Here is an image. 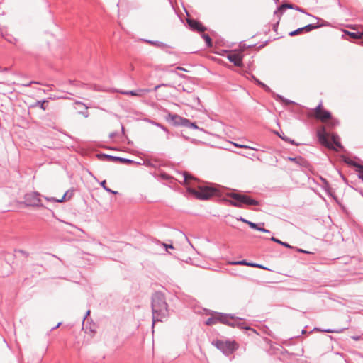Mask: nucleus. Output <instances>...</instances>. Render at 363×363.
<instances>
[{
  "label": "nucleus",
  "instance_id": "43",
  "mask_svg": "<svg viewBox=\"0 0 363 363\" xmlns=\"http://www.w3.org/2000/svg\"><path fill=\"white\" fill-rule=\"evenodd\" d=\"M177 69H179V70H184V71L185 70L184 68L180 67H177Z\"/></svg>",
  "mask_w": 363,
  "mask_h": 363
},
{
  "label": "nucleus",
  "instance_id": "4",
  "mask_svg": "<svg viewBox=\"0 0 363 363\" xmlns=\"http://www.w3.org/2000/svg\"><path fill=\"white\" fill-rule=\"evenodd\" d=\"M187 191L199 199H208L211 196L218 195V189L216 187L206 185L198 186L196 188L186 187Z\"/></svg>",
  "mask_w": 363,
  "mask_h": 363
},
{
  "label": "nucleus",
  "instance_id": "19",
  "mask_svg": "<svg viewBox=\"0 0 363 363\" xmlns=\"http://www.w3.org/2000/svg\"><path fill=\"white\" fill-rule=\"evenodd\" d=\"M235 147H240V148H244V149H250V150H255V151H258L259 149L256 148V147H251V146H249V145H242V144H239V143H231Z\"/></svg>",
  "mask_w": 363,
  "mask_h": 363
},
{
  "label": "nucleus",
  "instance_id": "30",
  "mask_svg": "<svg viewBox=\"0 0 363 363\" xmlns=\"http://www.w3.org/2000/svg\"><path fill=\"white\" fill-rule=\"evenodd\" d=\"M155 125H156L157 126L160 127V128H162V129L163 130H164L165 132L168 133L167 129L164 126H163V125H162L161 124L157 123H155Z\"/></svg>",
  "mask_w": 363,
  "mask_h": 363
},
{
  "label": "nucleus",
  "instance_id": "3",
  "mask_svg": "<svg viewBox=\"0 0 363 363\" xmlns=\"http://www.w3.org/2000/svg\"><path fill=\"white\" fill-rule=\"evenodd\" d=\"M22 206L33 208L43 207L40 194L38 192L31 191L25 194L23 202L13 201V203L7 208V211H15Z\"/></svg>",
  "mask_w": 363,
  "mask_h": 363
},
{
  "label": "nucleus",
  "instance_id": "5",
  "mask_svg": "<svg viewBox=\"0 0 363 363\" xmlns=\"http://www.w3.org/2000/svg\"><path fill=\"white\" fill-rule=\"evenodd\" d=\"M228 196L235 200L229 201V203L230 205L235 207L241 208L242 203L247 205H257L259 203L257 201L254 200L246 195L230 193Z\"/></svg>",
  "mask_w": 363,
  "mask_h": 363
},
{
  "label": "nucleus",
  "instance_id": "1",
  "mask_svg": "<svg viewBox=\"0 0 363 363\" xmlns=\"http://www.w3.org/2000/svg\"><path fill=\"white\" fill-rule=\"evenodd\" d=\"M73 195V189H68L62 183H55L50 186L44 199L49 202L63 203L69 201Z\"/></svg>",
  "mask_w": 363,
  "mask_h": 363
},
{
  "label": "nucleus",
  "instance_id": "27",
  "mask_svg": "<svg viewBox=\"0 0 363 363\" xmlns=\"http://www.w3.org/2000/svg\"><path fill=\"white\" fill-rule=\"evenodd\" d=\"M147 43L150 45H155L157 47H162L164 45L163 43L159 41L147 40Z\"/></svg>",
  "mask_w": 363,
  "mask_h": 363
},
{
  "label": "nucleus",
  "instance_id": "40",
  "mask_svg": "<svg viewBox=\"0 0 363 363\" xmlns=\"http://www.w3.org/2000/svg\"><path fill=\"white\" fill-rule=\"evenodd\" d=\"M162 85H157L155 87V90H157Z\"/></svg>",
  "mask_w": 363,
  "mask_h": 363
},
{
  "label": "nucleus",
  "instance_id": "35",
  "mask_svg": "<svg viewBox=\"0 0 363 363\" xmlns=\"http://www.w3.org/2000/svg\"><path fill=\"white\" fill-rule=\"evenodd\" d=\"M90 333L91 334H94L96 333V327H94V328H90Z\"/></svg>",
  "mask_w": 363,
  "mask_h": 363
},
{
  "label": "nucleus",
  "instance_id": "17",
  "mask_svg": "<svg viewBox=\"0 0 363 363\" xmlns=\"http://www.w3.org/2000/svg\"><path fill=\"white\" fill-rule=\"evenodd\" d=\"M107 184L108 183H100V185L107 191L111 192L113 194H118V188H110L109 186H108Z\"/></svg>",
  "mask_w": 363,
  "mask_h": 363
},
{
  "label": "nucleus",
  "instance_id": "45",
  "mask_svg": "<svg viewBox=\"0 0 363 363\" xmlns=\"http://www.w3.org/2000/svg\"><path fill=\"white\" fill-rule=\"evenodd\" d=\"M89 313H90V311H87V313H86V315H89Z\"/></svg>",
  "mask_w": 363,
  "mask_h": 363
},
{
  "label": "nucleus",
  "instance_id": "11",
  "mask_svg": "<svg viewBox=\"0 0 363 363\" xmlns=\"http://www.w3.org/2000/svg\"><path fill=\"white\" fill-rule=\"evenodd\" d=\"M150 89H140L137 90L122 91L121 94L124 95H131L133 96H143L146 94L149 93Z\"/></svg>",
  "mask_w": 363,
  "mask_h": 363
},
{
  "label": "nucleus",
  "instance_id": "34",
  "mask_svg": "<svg viewBox=\"0 0 363 363\" xmlns=\"http://www.w3.org/2000/svg\"><path fill=\"white\" fill-rule=\"evenodd\" d=\"M38 84V82H36L32 81V82H29L28 84H23V86H30V84Z\"/></svg>",
  "mask_w": 363,
  "mask_h": 363
},
{
  "label": "nucleus",
  "instance_id": "9",
  "mask_svg": "<svg viewBox=\"0 0 363 363\" xmlns=\"http://www.w3.org/2000/svg\"><path fill=\"white\" fill-rule=\"evenodd\" d=\"M227 58L237 67L242 66L243 55L241 52H230L227 55Z\"/></svg>",
  "mask_w": 363,
  "mask_h": 363
},
{
  "label": "nucleus",
  "instance_id": "46",
  "mask_svg": "<svg viewBox=\"0 0 363 363\" xmlns=\"http://www.w3.org/2000/svg\"><path fill=\"white\" fill-rule=\"evenodd\" d=\"M361 33V36L362 37L363 36V30H362V32H360Z\"/></svg>",
  "mask_w": 363,
  "mask_h": 363
},
{
  "label": "nucleus",
  "instance_id": "39",
  "mask_svg": "<svg viewBox=\"0 0 363 363\" xmlns=\"http://www.w3.org/2000/svg\"><path fill=\"white\" fill-rule=\"evenodd\" d=\"M191 127L195 129L198 128V126L195 123H191Z\"/></svg>",
  "mask_w": 363,
  "mask_h": 363
},
{
  "label": "nucleus",
  "instance_id": "26",
  "mask_svg": "<svg viewBox=\"0 0 363 363\" xmlns=\"http://www.w3.org/2000/svg\"><path fill=\"white\" fill-rule=\"evenodd\" d=\"M202 37L205 40L207 45L211 46V38H210V36L208 35L203 34Z\"/></svg>",
  "mask_w": 363,
  "mask_h": 363
},
{
  "label": "nucleus",
  "instance_id": "42",
  "mask_svg": "<svg viewBox=\"0 0 363 363\" xmlns=\"http://www.w3.org/2000/svg\"><path fill=\"white\" fill-rule=\"evenodd\" d=\"M60 325H61V323H58L57 324V325H56L55 327H54L53 328H58Z\"/></svg>",
  "mask_w": 363,
  "mask_h": 363
},
{
  "label": "nucleus",
  "instance_id": "12",
  "mask_svg": "<svg viewBox=\"0 0 363 363\" xmlns=\"http://www.w3.org/2000/svg\"><path fill=\"white\" fill-rule=\"evenodd\" d=\"M225 318L222 316V315H216V316H214V317H211V318H209L206 322V324L207 325H214V324H216L218 322H220V323H225Z\"/></svg>",
  "mask_w": 363,
  "mask_h": 363
},
{
  "label": "nucleus",
  "instance_id": "28",
  "mask_svg": "<svg viewBox=\"0 0 363 363\" xmlns=\"http://www.w3.org/2000/svg\"><path fill=\"white\" fill-rule=\"evenodd\" d=\"M272 240H273V241H274V242H276L277 243H279V244H281V245H284V246H285L286 247H289V248L291 247V246H290L288 243L283 242L280 241L279 240L276 239L274 237L272 238Z\"/></svg>",
  "mask_w": 363,
  "mask_h": 363
},
{
  "label": "nucleus",
  "instance_id": "31",
  "mask_svg": "<svg viewBox=\"0 0 363 363\" xmlns=\"http://www.w3.org/2000/svg\"><path fill=\"white\" fill-rule=\"evenodd\" d=\"M162 245L167 250V249H173L174 247L172 245H167L166 243H163Z\"/></svg>",
  "mask_w": 363,
  "mask_h": 363
},
{
  "label": "nucleus",
  "instance_id": "44",
  "mask_svg": "<svg viewBox=\"0 0 363 363\" xmlns=\"http://www.w3.org/2000/svg\"><path fill=\"white\" fill-rule=\"evenodd\" d=\"M327 332L328 333H333V330H328Z\"/></svg>",
  "mask_w": 363,
  "mask_h": 363
},
{
  "label": "nucleus",
  "instance_id": "25",
  "mask_svg": "<svg viewBox=\"0 0 363 363\" xmlns=\"http://www.w3.org/2000/svg\"><path fill=\"white\" fill-rule=\"evenodd\" d=\"M182 177L184 179V182H187L188 180H190V179H194L193 176H191L190 174H189L187 172H184L182 174Z\"/></svg>",
  "mask_w": 363,
  "mask_h": 363
},
{
  "label": "nucleus",
  "instance_id": "23",
  "mask_svg": "<svg viewBox=\"0 0 363 363\" xmlns=\"http://www.w3.org/2000/svg\"><path fill=\"white\" fill-rule=\"evenodd\" d=\"M317 28H318V26H315L313 24H308V25H306V26L303 27V31L306 33L310 32Z\"/></svg>",
  "mask_w": 363,
  "mask_h": 363
},
{
  "label": "nucleus",
  "instance_id": "13",
  "mask_svg": "<svg viewBox=\"0 0 363 363\" xmlns=\"http://www.w3.org/2000/svg\"><path fill=\"white\" fill-rule=\"evenodd\" d=\"M345 162L350 165H353L357 167V171L359 172V178L363 181V166L357 164L355 162L351 160H346Z\"/></svg>",
  "mask_w": 363,
  "mask_h": 363
},
{
  "label": "nucleus",
  "instance_id": "8",
  "mask_svg": "<svg viewBox=\"0 0 363 363\" xmlns=\"http://www.w3.org/2000/svg\"><path fill=\"white\" fill-rule=\"evenodd\" d=\"M317 136L319 142L323 145L324 146L330 148L335 149L333 144L329 142L328 139V133L326 132L325 128L324 126L320 127L317 131Z\"/></svg>",
  "mask_w": 363,
  "mask_h": 363
},
{
  "label": "nucleus",
  "instance_id": "10",
  "mask_svg": "<svg viewBox=\"0 0 363 363\" xmlns=\"http://www.w3.org/2000/svg\"><path fill=\"white\" fill-rule=\"evenodd\" d=\"M187 23L192 30L198 31L199 33L204 32L206 28L199 21L194 19H187Z\"/></svg>",
  "mask_w": 363,
  "mask_h": 363
},
{
  "label": "nucleus",
  "instance_id": "14",
  "mask_svg": "<svg viewBox=\"0 0 363 363\" xmlns=\"http://www.w3.org/2000/svg\"><path fill=\"white\" fill-rule=\"evenodd\" d=\"M239 220L245 223H247L251 228H253V229H255V230H257L259 231H262V232H269L267 230L264 229V228H259L257 226V225L256 223H254L252 222H250L249 220H247L245 218H240L238 219Z\"/></svg>",
  "mask_w": 363,
  "mask_h": 363
},
{
  "label": "nucleus",
  "instance_id": "20",
  "mask_svg": "<svg viewBox=\"0 0 363 363\" xmlns=\"http://www.w3.org/2000/svg\"><path fill=\"white\" fill-rule=\"evenodd\" d=\"M331 138H332V140H333V145H335L338 148H341L342 146H341V144L339 141L340 138L338 137V135H335V134H333L332 136H331Z\"/></svg>",
  "mask_w": 363,
  "mask_h": 363
},
{
  "label": "nucleus",
  "instance_id": "32",
  "mask_svg": "<svg viewBox=\"0 0 363 363\" xmlns=\"http://www.w3.org/2000/svg\"><path fill=\"white\" fill-rule=\"evenodd\" d=\"M75 104L84 106L86 109H88V106L86 104H84V103H82V101H77L75 102Z\"/></svg>",
  "mask_w": 363,
  "mask_h": 363
},
{
  "label": "nucleus",
  "instance_id": "37",
  "mask_svg": "<svg viewBox=\"0 0 363 363\" xmlns=\"http://www.w3.org/2000/svg\"><path fill=\"white\" fill-rule=\"evenodd\" d=\"M352 338L354 340H360V337L359 336H353L352 337Z\"/></svg>",
  "mask_w": 363,
  "mask_h": 363
},
{
  "label": "nucleus",
  "instance_id": "2",
  "mask_svg": "<svg viewBox=\"0 0 363 363\" xmlns=\"http://www.w3.org/2000/svg\"><path fill=\"white\" fill-rule=\"evenodd\" d=\"M152 311L153 324L156 321H162L168 315L167 303L164 295L160 292H156L152 296Z\"/></svg>",
  "mask_w": 363,
  "mask_h": 363
},
{
  "label": "nucleus",
  "instance_id": "33",
  "mask_svg": "<svg viewBox=\"0 0 363 363\" xmlns=\"http://www.w3.org/2000/svg\"><path fill=\"white\" fill-rule=\"evenodd\" d=\"M6 40H7L9 42H10V43H14V44H16V42L18 41V40H17L16 38H13V40L9 39V38H6Z\"/></svg>",
  "mask_w": 363,
  "mask_h": 363
},
{
  "label": "nucleus",
  "instance_id": "22",
  "mask_svg": "<svg viewBox=\"0 0 363 363\" xmlns=\"http://www.w3.org/2000/svg\"><path fill=\"white\" fill-rule=\"evenodd\" d=\"M289 160L298 164H303L306 162V161L301 157H289Z\"/></svg>",
  "mask_w": 363,
  "mask_h": 363
},
{
  "label": "nucleus",
  "instance_id": "38",
  "mask_svg": "<svg viewBox=\"0 0 363 363\" xmlns=\"http://www.w3.org/2000/svg\"><path fill=\"white\" fill-rule=\"evenodd\" d=\"M85 118H87L89 116V113L87 111L82 113Z\"/></svg>",
  "mask_w": 363,
  "mask_h": 363
},
{
  "label": "nucleus",
  "instance_id": "21",
  "mask_svg": "<svg viewBox=\"0 0 363 363\" xmlns=\"http://www.w3.org/2000/svg\"><path fill=\"white\" fill-rule=\"evenodd\" d=\"M345 33L348 35L350 37L354 39H360L362 38L360 32L353 33L350 31H345Z\"/></svg>",
  "mask_w": 363,
  "mask_h": 363
},
{
  "label": "nucleus",
  "instance_id": "47",
  "mask_svg": "<svg viewBox=\"0 0 363 363\" xmlns=\"http://www.w3.org/2000/svg\"><path fill=\"white\" fill-rule=\"evenodd\" d=\"M362 43H363V40H362Z\"/></svg>",
  "mask_w": 363,
  "mask_h": 363
},
{
  "label": "nucleus",
  "instance_id": "6",
  "mask_svg": "<svg viewBox=\"0 0 363 363\" xmlns=\"http://www.w3.org/2000/svg\"><path fill=\"white\" fill-rule=\"evenodd\" d=\"M308 116L315 118L322 122H325L331 118V114L329 111L323 108L322 102H320L315 108H312L309 111Z\"/></svg>",
  "mask_w": 363,
  "mask_h": 363
},
{
  "label": "nucleus",
  "instance_id": "7",
  "mask_svg": "<svg viewBox=\"0 0 363 363\" xmlns=\"http://www.w3.org/2000/svg\"><path fill=\"white\" fill-rule=\"evenodd\" d=\"M216 347L222 350L225 354H230L238 349L239 345L235 341L217 340L214 342Z\"/></svg>",
  "mask_w": 363,
  "mask_h": 363
},
{
  "label": "nucleus",
  "instance_id": "16",
  "mask_svg": "<svg viewBox=\"0 0 363 363\" xmlns=\"http://www.w3.org/2000/svg\"><path fill=\"white\" fill-rule=\"evenodd\" d=\"M98 157L106 161L114 162L116 160H122L121 158L108 155H97Z\"/></svg>",
  "mask_w": 363,
  "mask_h": 363
},
{
  "label": "nucleus",
  "instance_id": "24",
  "mask_svg": "<svg viewBox=\"0 0 363 363\" xmlns=\"http://www.w3.org/2000/svg\"><path fill=\"white\" fill-rule=\"evenodd\" d=\"M303 32H304L303 27L302 28H298V29H296V30H295L294 31L290 32L289 33V35L290 36H294V35H298V34H300V33H301Z\"/></svg>",
  "mask_w": 363,
  "mask_h": 363
},
{
  "label": "nucleus",
  "instance_id": "41",
  "mask_svg": "<svg viewBox=\"0 0 363 363\" xmlns=\"http://www.w3.org/2000/svg\"><path fill=\"white\" fill-rule=\"evenodd\" d=\"M257 83H258L259 84L262 85V86H265V85H264L263 83H262V82H259V81H257Z\"/></svg>",
  "mask_w": 363,
  "mask_h": 363
},
{
  "label": "nucleus",
  "instance_id": "18",
  "mask_svg": "<svg viewBox=\"0 0 363 363\" xmlns=\"http://www.w3.org/2000/svg\"><path fill=\"white\" fill-rule=\"evenodd\" d=\"M48 102V100L38 101L35 103V104L32 105V107L39 106L42 110L45 111L47 107L45 104Z\"/></svg>",
  "mask_w": 363,
  "mask_h": 363
},
{
  "label": "nucleus",
  "instance_id": "15",
  "mask_svg": "<svg viewBox=\"0 0 363 363\" xmlns=\"http://www.w3.org/2000/svg\"><path fill=\"white\" fill-rule=\"evenodd\" d=\"M229 264H233V265H247V266H251V267L261 268V269H265L263 266H262L260 264L247 263L245 260L232 262H230Z\"/></svg>",
  "mask_w": 363,
  "mask_h": 363
},
{
  "label": "nucleus",
  "instance_id": "29",
  "mask_svg": "<svg viewBox=\"0 0 363 363\" xmlns=\"http://www.w3.org/2000/svg\"><path fill=\"white\" fill-rule=\"evenodd\" d=\"M286 8H292V6L291 4H282L279 8V10H282L283 9H286Z\"/></svg>",
  "mask_w": 363,
  "mask_h": 363
},
{
  "label": "nucleus",
  "instance_id": "36",
  "mask_svg": "<svg viewBox=\"0 0 363 363\" xmlns=\"http://www.w3.org/2000/svg\"><path fill=\"white\" fill-rule=\"evenodd\" d=\"M246 329L251 330V331H252V333L257 334V333L256 332V330H254V329H252V328H246Z\"/></svg>",
  "mask_w": 363,
  "mask_h": 363
}]
</instances>
